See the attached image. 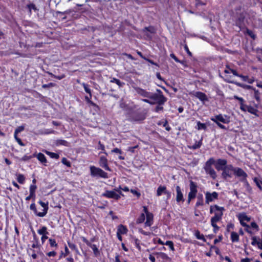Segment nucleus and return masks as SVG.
Segmentation results:
<instances>
[{
  "instance_id": "f257e3e1",
  "label": "nucleus",
  "mask_w": 262,
  "mask_h": 262,
  "mask_svg": "<svg viewBox=\"0 0 262 262\" xmlns=\"http://www.w3.org/2000/svg\"><path fill=\"white\" fill-rule=\"evenodd\" d=\"M235 11L236 14H237V18L235 21V26L238 28V29H236L235 31L238 32V33L242 31L243 33H252L251 31L247 29L244 23L245 19V14L244 12L238 13V11L241 10V7L237 6L236 7Z\"/></svg>"
},
{
  "instance_id": "f03ea898",
  "label": "nucleus",
  "mask_w": 262,
  "mask_h": 262,
  "mask_svg": "<svg viewBox=\"0 0 262 262\" xmlns=\"http://www.w3.org/2000/svg\"><path fill=\"white\" fill-rule=\"evenodd\" d=\"M157 91L158 94L150 93L149 98L152 100L154 104L157 103L159 105H163L167 101V98L164 96L161 90H157Z\"/></svg>"
},
{
  "instance_id": "7ed1b4c3",
  "label": "nucleus",
  "mask_w": 262,
  "mask_h": 262,
  "mask_svg": "<svg viewBox=\"0 0 262 262\" xmlns=\"http://www.w3.org/2000/svg\"><path fill=\"white\" fill-rule=\"evenodd\" d=\"M214 159L211 158L205 163L204 166V169L206 173L209 174L213 179H215L216 177V172L212 167V165L214 164Z\"/></svg>"
},
{
  "instance_id": "20e7f679",
  "label": "nucleus",
  "mask_w": 262,
  "mask_h": 262,
  "mask_svg": "<svg viewBox=\"0 0 262 262\" xmlns=\"http://www.w3.org/2000/svg\"><path fill=\"white\" fill-rule=\"evenodd\" d=\"M91 174L92 177H99L102 178H107V173L101 169L94 166L90 167Z\"/></svg>"
},
{
  "instance_id": "39448f33",
  "label": "nucleus",
  "mask_w": 262,
  "mask_h": 262,
  "mask_svg": "<svg viewBox=\"0 0 262 262\" xmlns=\"http://www.w3.org/2000/svg\"><path fill=\"white\" fill-rule=\"evenodd\" d=\"M215 209V214L211 219V222H217L222 219L223 215V211L224 210V207H220L216 205H214Z\"/></svg>"
},
{
  "instance_id": "423d86ee",
  "label": "nucleus",
  "mask_w": 262,
  "mask_h": 262,
  "mask_svg": "<svg viewBox=\"0 0 262 262\" xmlns=\"http://www.w3.org/2000/svg\"><path fill=\"white\" fill-rule=\"evenodd\" d=\"M234 174L237 177L241 178L240 180L245 181L247 178V174L241 168L234 167L233 169Z\"/></svg>"
},
{
  "instance_id": "0eeeda50",
  "label": "nucleus",
  "mask_w": 262,
  "mask_h": 262,
  "mask_svg": "<svg viewBox=\"0 0 262 262\" xmlns=\"http://www.w3.org/2000/svg\"><path fill=\"white\" fill-rule=\"evenodd\" d=\"M234 167L232 165H228L225 166L223 168L222 176L224 179H227V178H231V172H233V169Z\"/></svg>"
},
{
  "instance_id": "6e6552de",
  "label": "nucleus",
  "mask_w": 262,
  "mask_h": 262,
  "mask_svg": "<svg viewBox=\"0 0 262 262\" xmlns=\"http://www.w3.org/2000/svg\"><path fill=\"white\" fill-rule=\"evenodd\" d=\"M197 185L196 184L190 181V192L188 193V196L190 199H194L196 196L197 193Z\"/></svg>"
},
{
  "instance_id": "1a4fd4ad",
  "label": "nucleus",
  "mask_w": 262,
  "mask_h": 262,
  "mask_svg": "<svg viewBox=\"0 0 262 262\" xmlns=\"http://www.w3.org/2000/svg\"><path fill=\"white\" fill-rule=\"evenodd\" d=\"M211 120L214 122H222L223 123H228L230 122L229 118L227 116H223L221 114L216 115L213 118H211Z\"/></svg>"
},
{
  "instance_id": "9d476101",
  "label": "nucleus",
  "mask_w": 262,
  "mask_h": 262,
  "mask_svg": "<svg viewBox=\"0 0 262 262\" xmlns=\"http://www.w3.org/2000/svg\"><path fill=\"white\" fill-rule=\"evenodd\" d=\"M102 196L107 198L114 199L116 200H118L120 198V195L117 194L115 191L106 190L102 194Z\"/></svg>"
},
{
  "instance_id": "9b49d317",
  "label": "nucleus",
  "mask_w": 262,
  "mask_h": 262,
  "mask_svg": "<svg viewBox=\"0 0 262 262\" xmlns=\"http://www.w3.org/2000/svg\"><path fill=\"white\" fill-rule=\"evenodd\" d=\"M218 197V193L216 192L210 193L207 192L205 193L206 203L209 204V202L213 201L215 199H217Z\"/></svg>"
},
{
  "instance_id": "f8f14e48",
  "label": "nucleus",
  "mask_w": 262,
  "mask_h": 262,
  "mask_svg": "<svg viewBox=\"0 0 262 262\" xmlns=\"http://www.w3.org/2000/svg\"><path fill=\"white\" fill-rule=\"evenodd\" d=\"M38 203L43 208V209L42 212H39L38 213H37V216L39 217H43L47 214L48 212L49 208L48 203H45L41 201H39Z\"/></svg>"
},
{
  "instance_id": "ddd939ff",
  "label": "nucleus",
  "mask_w": 262,
  "mask_h": 262,
  "mask_svg": "<svg viewBox=\"0 0 262 262\" xmlns=\"http://www.w3.org/2000/svg\"><path fill=\"white\" fill-rule=\"evenodd\" d=\"M99 164L100 166L104 168L105 170L108 171L111 170L107 165V160L105 157L102 156L100 157Z\"/></svg>"
},
{
  "instance_id": "4468645a",
  "label": "nucleus",
  "mask_w": 262,
  "mask_h": 262,
  "mask_svg": "<svg viewBox=\"0 0 262 262\" xmlns=\"http://www.w3.org/2000/svg\"><path fill=\"white\" fill-rule=\"evenodd\" d=\"M176 192H177V196H176V201L177 202H184V199L183 198V193L181 191V188L179 186H176Z\"/></svg>"
},
{
  "instance_id": "2eb2a0df",
  "label": "nucleus",
  "mask_w": 262,
  "mask_h": 262,
  "mask_svg": "<svg viewBox=\"0 0 262 262\" xmlns=\"http://www.w3.org/2000/svg\"><path fill=\"white\" fill-rule=\"evenodd\" d=\"M194 95L202 101H207L208 100L205 94L202 92H196L194 94Z\"/></svg>"
},
{
  "instance_id": "dca6fc26",
  "label": "nucleus",
  "mask_w": 262,
  "mask_h": 262,
  "mask_svg": "<svg viewBox=\"0 0 262 262\" xmlns=\"http://www.w3.org/2000/svg\"><path fill=\"white\" fill-rule=\"evenodd\" d=\"M153 215L151 213H147L146 221L145 223V226L150 227L152 224Z\"/></svg>"
},
{
  "instance_id": "f3484780",
  "label": "nucleus",
  "mask_w": 262,
  "mask_h": 262,
  "mask_svg": "<svg viewBox=\"0 0 262 262\" xmlns=\"http://www.w3.org/2000/svg\"><path fill=\"white\" fill-rule=\"evenodd\" d=\"M137 92L138 93V94H139L143 97H147L148 98L150 97V93L148 92L143 89H142L140 88H138L137 89Z\"/></svg>"
},
{
  "instance_id": "a211bd4d",
  "label": "nucleus",
  "mask_w": 262,
  "mask_h": 262,
  "mask_svg": "<svg viewBox=\"0 0 262 262\" xmlns=\"http://www.w3.org/2000/svg\"><path fill=\"white\" fill-rule=\"evenodd\" d=\"M166 191V187L164 186L160 185L157 189V195L159 196L162 195V193H165Z\"/></svg>"
},
{
  "instance_id": "6ab92c4d",
  "label": "nucleus",
  "mask_w": 262,
  "mask_h": 262,
  "mask_svg": "<svg viewBox=\"0 0 262 262\" xmlns=\"http://www.w3.org/2000/svg\"><path fill=\"white\" fill-rule=\"evenodd\" d=\"M36 157H37V159L40 162H41L42 163H44V165H46V164H45V163H46L47 162V159H46V157L45 156V155L43 154L40 153V152L38 154L36 155Z\"/></svg>"
},
{
  "instance_id": "aec40b11",
  "label": "nucleus",
  "mask_w": 262,
  "mask_h": 262,
  "mask_svg": "<svg viewBox=\"0 0 262 262\" xmlns=\"http://www.w3.org/2000/svg\"><path fill=\"white\" fill-rule=\"evenodd\" d=\"M229 82L230 83H235L236 85L239 86V87H241V88H243L245 89H247V90H249V89H252L253 90V88L252 86H250V85H246V84H242V83H239V82H233V81H229Z\"/></svg>"
},
{
  "instance_id": "412c9836",
  "label": "nucleus",
  "mask_w": 262,
  "mask_h": 262,
  "mask_svg": "<svg viewBox=\"0 0 262 262\" xmlns=\"http://www.w3.org/2000/svg\"><path fill=\"white\" fill-rule=\"evenodd\" d=\"M127 230L126 227L122 225H120L117 229V232L118 233H120L121 234H124L126 233Z\"/></svg>"
},
{
  "instance_id": "4be33fe9",
  "label": "nucleus",
  "mask_w": 262,
  "mask_h": 262,
  "mask_svg": "<svg viewBox=\"0 0 262 262\" xmlns=\"http://www.w3.org/2000/svg\"><path fill=\"white\" fill-rule=\"evenodd\" d=\"M203 196L202 194H199L197 197V202L195 204V207H198L199 206H203Z\"/></svg>"
},
{
  "instance_id": "5701e85b",
  "label": "nucleus",
  "mask_w": 262,
  "mask_h": 262,
  "mask_svg": "<svg viewBox=\"0 0 262 262\" xmlns=\"http://www.w3.org/2000/svg\"><path fill=\"white\" fill-rule=\"evenodd\" d=\"M238 219L240 222L246 221L249 222L250 220V217H249L245 213H242L238 215Z\"/></svg>"
},
{
  "instance_id": "b1692460",
  "label": "nucleus",
  "mask_w": 262,
  "mask_h": 262,
  "mask_svg": "<svg viewBox=\"0 0 262 262\" xmlns=\"http://www.w3.org/2000/svg\"><path fill=\"white\" fill-rule=\"evenodd\" d=\"M231 238L232 242H238L239 240V236L237 233L232 232L231 234Z\"/></svg>"
},
{
  "instance_id": "393cba45",
  "label": "nucleus",
  "mask_w": 262,
  "mask_h": 262,
  "mask_svg": "<svg viewBox=\"0 0 262 262\" xmlns=\"http://www.w3.org/2000/svg\"><path fill=\"white\" fill-rule=\"evenodd\" d=\"M110 81L112 83H116L120 88L122 87L124 85V82H121L119 79L116 78H113Z\"/></svg>"
},
{
  "instance_id": "a878e982",
  "label": "nucleus",
  "mask_w": 262,
  "mask_h": 262,
  "mask_svg": "<svg viewBox=\"0 0 262 262\" xmlns=\"http://www.w3.org/2000/svg\"><path fill=\"white\" fill-rule=\"evenodd\" d=\"M45 152L52 158L58 159L59 158V156L57 154L47 150H46Z\"/></svg>"
},
{
  "instance_id": "bb28decb",
  "label": "nucleus",
  "mask_w": 262,
  "mask_h": 262,
  "mask_svg": "<svg viewBox=\"0 0 262 262\" xmlns=\"http://www.w3.org/2000/svg\"><path fill=\"white\" fill-rule=\"evenodd\" d=\"M37 232L40 235L48 234V232L47 231V228L45 226H43L41 229L38 230Z\"/></svg>"
},
{
  "instance_id": "cd10ccee",
  "label": "nucleus",
  "mask_w": 262,
  "mask_h": 262,
  "mask_svg": "<svg viewBox=\"0 0 262 262\" xmlns=\"http://www.w3.org/2000/svg\"><path fill=\"white\" fill-rule=\"evenodd\" d=\"M37 188V186L35 184L31 185L30 186L29 190L31 195H35V191Z\"/></svg>"
},
{
  "instance_id": "c85d7f7f",
  "label": "nucleus",
  "mask_w": 262,
  "mask_h": 262,
  "mask_svg": "<svg viewBox=\"0 0 262 262\" xmlns=\"http://www.w3.org/2000/svg\"><path fill=\"white\" fill-rule=\"evenodd\" d=\"M216 164L223 167H225V166H227V160L225 159H219L217 160Z\"/></svg>"
},
{
  "instance_id": "c756f323",
  "label": "nucleus",
  "mask_w": 262,
  "mask_h": 262,
  "mask_svg": "<svg viewBox=\"0 0 262 262\" xmlns=\"http://www.w3.org/2000/svg\"><path fill=\"white\" fill-rule=\"evenodd\" d=\"M254 181L256 183V185L258 187V188L262 190V181L257 179V178H254Z\"/></svg>"
},
{
  "instance_id": "7c9ffc66",
  "label": "nucleus",
  "mask_w": 262,
  "mask_h": 262,
  "mask_svg": "<svg viewBox=\"0 0 262 262\" xmlns=\"http://www.w3.org/2000/svg\"><path fill=\"white\" fill-rule=\"evenodd\" d=\"M17 180L19 183L23 184L25 182V178L23 174H18L17 175Z\"/></svg>"
},
{
  "instance_id": "2f4dec72",
  "label": "nucleus",
  "mask_w": 262,
  "mask_h": 262,
  "mask_svg": "<svg viewBox=\"0 0 262 262\" xmlns=\"http://www.w3.org/2000/svg\"><path fill=\"white\" fill-rule=\"evenodd\" d=\"M202 145V140L198 142H196L194 145H192L190 148L193 149H196L201 147Z\"/></svg>"
},
{
  "instance_id": "473e14b6",
  "label": "nucleus",
  "mask_w": 262,
  "mask_h": 262,
  "mask_svg": "<svg viewBox=\"0 0 262 262\" xmlns=\"http://www.w3.org/2000/svg\"><path fill=\"white\" fill-rule=\"evenodd\" d=\"M248 112L250 113L251 114H254L256 115V113L257 112V110L254 108V107L249 106V107H247V110Z\"/></svg>"
},
{
  "instance_id": "72a5a7b5",
  "label": "nucleus",
  "mask_w": 262,
  "mask_h": 262,
  "mask_svg": "<svg viewBox=\"0 0 262 262\" xmlns=\"http://www.w3.org/2000/svg\"><path fill=\"white\" fill-rule=\"evenodd\" d=\"M82 85L83 86L85 91L89 94L90 97H92L91 91V89L88 88V85L84 83H83Z\"/></svg>"
},
{
  "instance_id": "f704fd0d",
  "label": "nucleus",
  "mask_w": 262,
  "mask_h": 262,
  "mask_svg": "<svg viewBox=\"0 0 262 262\" xmlns=\"http://www.w3.org/2000/svg\"><path fill=\"white\" fill-rule=\"evenodd\" d=\"M57 145H62L64 146H68V143L67 141L64 140H58L56 141Z\"/></svg>"
},
{
  "instance_id": "c9c22d12",
  "label": "nucleus",
  "mask_w": 262,
  "mask_h": 262,
  "mask_svg": "<svg viewBox=\"0 0 262 262\" xmlns=\"http://www.w3.org/2000/svg\"><path fill=\"white\" fill-rule=\"evenodd\" d=\"M164 245L168 246L169 247L170 249L172 251H174V246H173V242L172 241H166V243H164Z\"/></svg>"
},
{
  "instance_id": "e433bc0d",
  "label": "nucleus",
  "mask_w": 262,
  "mask_h": 262,
  "mask_svg": "<svg viewBox=\"0 0 262 262\" xmlns=\"http://www.w3.org/2000/svg\"><path fill=\"white\" fill-rule=\"evenodd\" d=\"M195 235L196 237L198 239H202V240H203V241H205V238H204V235H203V234H200V232H199V231H196L195 232Z\"/></svg>"
},
{
  "instance_id": "4c0bfd02",
  "label": "nucleus",
  "mask_w": 262,
  "mask_h": 262,
  "mask_svg": "<svg viewBox=\"0 0 262 262\" xmlns=\"http://www.w3.org/2000/svg\"><path fill=\"white\" fill-rule=\"evenodd\" d=\"M253 90L254 91V98L257 101H259L260 93L258 92V91L255 90V89H253Z\"/></svg>"
},
{
  "instance_id": "58836bf2",
  "label": "nucleus",
  "mask_w": 262,
  "mask_h": 262,
  "mask_svg": "<svg viewBox=\"0 0 262 262\" xmlns=\"http://www.w3.org/2000/svg\"><path fill=\"white\" fill-rule=\"evenodd\" d=\"M157 254L159 255L160 257L162 259H166V260L169 259V257L168 256V255L164 253L160 252V253H157Z\"/></svg>"
},
{
  "instance_id": "ea45409f",
  "label": "nucleus",
  "mask_w": 262,
  "mask_h": 262,
  "mask_svg": "<svg viewBox=\"0 0 262 262\" xmlns=\"http://www.w3.org/2000/svg\"><path fill=\"white\" fill-rule=\"evenodd\" d=\"M27 7L29 9L30 13H31L32 10H34L35 11L37 10V8L34 4H30L28 5Z\"/></svg>"
},
{
  "instance_id": "a19ab883",
  "label": "nucleus",
  "mask_w": 262,
  "mask_h": 262,
  "mask_svg": "<svg viewBox=\"0 0 262 262\" xmlns=\"http://www.w3.org/2000/svg\"><path fill=\"white\" fill-rule=\"evenodd\" d=\"M145 220V215L142 213L137 220V223L138 224L142 223Z\"/></svg>"
},
{
  "instance_id": "79ce46f5",
  "label": "nucleus",
  "mask_w": 262,
  "mask_h": 262,
  "mask_svg": "<svg viewBox=\"0 0 262 262\" xmlns=\"http://www.w3.org/2000/svg\"><path fill=\"white\" fill-rule=\"evenodd\" d=\"M61 162L64 165H66L68 167H70L71 166L70 162L68 161L66 158H63L62 159Z\"/></svg>"
},
{
  "instance_id": "37998d69",
  "label": "nucleus",
  "mask_w": 262,
  "mask_h": 262,
  "mask_svg": "<svg viewBox=\"0 0 262 262\" xmlns=\"http://www.w3.org/2000/svg\"><path fill=\"white\" fill-rule=\"evenodd\" d=\"M198 129H205L206 128V125L204 123H201L200 122H198Z\"/></svg>"
},
{
  "instance_id": "c03bdc74",
  "label": "nucleus",
  "mask_w": 262,
  "mask_h": 262,
  "mask_svg": "<svg viewBox=\"0 0 262 262\" xmlns=\"http://www.w3.org/2000/svg\"><path fill=\"white\" fill-rule=\"evenodd\" d=\"M30 208V209L33 210L34 213L37 216V213H38V212L37 211L35 204L34 203L31 204Z\"/></svg>"
},
{
  "instance_id": "a18cd8bd",
  "label": "nucleus",
  "mask_w": 262,
  "mask_h": 262,
  "mask_svg": "<svg viewBox=\"0 0 262 262\" xmlns=\"http://www.w3.org/2000/svg\"><path fill=\"white\" fill-rule=\"evenodd\" d=\"M50 245L51 247H57V244L56 242V241L54 239L50 238L49 239Z\"/></svg>"
},
{
  "instance_id": "49530a36",
  "label": "nucleus",
  "mask_w": 262,
  "mask_h": 262,
  "mask_svg": "<svg viewBox=\"0 0 262 262\" xmlns=\"http://www.w3.org/2000/svg\"><path fill=\"white\" fill-rule=\"evenodd\" d=\"M24 129V127L23 126H20L18 127L15 130L14 135H16L19 133L22 132Z\"/></svg>"
},
{
  "instance_id": "de8ad7c7",
  "label": "nucleus",
  "mask_w": 262,
  "mask_h": 262,
  "mask_svg": "<svg viewBox=\"0 0 262 262\" xmlns=\"http://www.w3.org/2000/svg\"><path fill=\"white\" fill-rule=\"evenodd\" d=\"M195 5L196 7H198L200 6H204L206 5L205 3L201 2L200 0H195Z\"/></svg>"
},
{
  "instance_id": "09e8293b",
  "label": "nucleus",
  "mask_w": 262,
  "mask_h": 262,
  "mask_svg": "<svg viewBox=\"0 0 262 262\" xmlns=\"http://www.w3.org/2000/svg\"><path fill=\"white\" fill-rule=\"evenodd\" d=\"M54 85H55L54 83L51 82V83H49L48 84H43L42 85V88H43V89L50 88L54 86Z\"/></svg>"
},
{
  "instance_id": "8fccbe9b",
  "label": "nucleus",
  "mask_w": 262,
  "mask_h": 262,
  "mask_svg": "<svg viewBox=\"0 0 262 262\" xmlns=\"http://www.w3.org/2000/svg\"><path fill=\"white\" fill-rule=\"evenodd\" d=\"M247 107H249V106L245 105L244 102L240 103V108L241 110L245 112L247 110Z\"/></svg>"
},
{
  "instance_id": "3c124183",
  "label": "nucleus",
  "mask_w": 262,
  "mask_h": 262,
  "mask_svg": "<svg viewBox=\"0 0 262 262\" xmlns=\"http://www.w3.org/2000/svg\"><path fill=\"white\" fill-rule=\"evenodd\" d=\"M14 137L17 143L21 146H24V144L21 141V139L17 137L16 135H14Z\"/></svg>"
},
{
  "instance_id": "603ef678",
  "label": "nucleus",
  "mask_w": 262,
  "mask_h": 262,
  "mask_svg": "<svg viewBox=\"0 0 262 262\" xmlns=\"http://www.w3.org/2000/svg\"><path fill=\"white\" fill-rule=\"evenodd\" d=\"M91 98V97H88L87 96H85V100L86 101V102L88 103H90L92 105H95V104L90 99Z\"/></svg>"
},
{
  "instance_id": "864d4df0",
  "label": "nucleus",
  "mask_w": 262,
  "mask_h": 262,
  "mask_svg": "<svg viewBox=\"0 0 262 262\" xmlns=\"http://www.w3.org/2000/svg\"><path fill=\"white\" fill-rule=\"evenodd\" d=\"M154 28L153 27L149 26L148 27H145L144 29V31L146 30L149 32V33H154Z\"/></svg>"
},
{
  "instance_id": "5fc2aeb1",
  "label": "nucleus",
  "mask_w": 262,
  "mask_h": 262,
  "mask_svg": "<svg viewBox=\"0 0 262 262\" xmlns=\"http://www.w3.org/2000/svg\"><path fill=\"white\" fill-rule=\"evenodd\" d=\"M216 222H211V225L212 226V227L214 228V232H216L217 230H219V227L217 226V225L216 224Z\"/></svg>"
},
{
  "instance_id": "6e6d98bb",
  "label": "nucleus",
  "mask_w": 262,
  "mask_h": 262,
  "mask_svg": "<svg viewBox=\"0 0 262 262\" xmlns=\"http://www.w3.org/2000/svg\"><path fill=\"white\" fill-rule=\"evenodd\" d=\"M252 242H251V244L252 245H257L258 244V243H260L259 242H258L257 241V239H256V237H253L252 238Z\"/></svg>"
},
{
  "instance_id": "4d7b16f0",
  "label": "nucleus",
  "mask_w": 262,
  "mask_h": 262,
  "mask_svg": "<svg viewBox=\"0 0 262 262\" xmlns=\"http://www.w3.org/2000/svg\"><path fill=\"white\" fill-rule=\"evenodd\" d=\"M50 74L52 76H53L54 77L59 79V80H60L62 78H63L64 77H65V75L64 74H62L60 76H56V75H54L53 74H52V73H50Z\"/></svg>"
},
{
  "instance_id": "13d9d810",
  "label": "nucleus",
  "mask_w": 262,
  "mask_h": 262,
  "mask_svg": "<svg viewBox=\"0 0 262 262\" xmlns=\"http://www.w3.org/2000/svg\"><path fill=\"white\" fill-rule=\"evenodd\" d=\"M139 231L141 234L145 235H149L150 234L149 232H145L142 229H139Z\"/></svg>"
},
{
  "instance_id": "bf43d9fd",
  "label": "nucleus",
  "mask_w": 262,
  "mask_h": 262,
  "mask_svg": "<svg viewBox=\"0 0 262 262\" xmlns=\"http://www.w3.org/2000/svg\"><path fill=\"white\" fill-rule=\"evenodd\" d=\"M161 105L158 104V106L155 108V111L156 112H159L160 111H162L163 110V106H161Z\"/></svg>"
},
{
  "instance_id": "052dcab7",
  "label": "nucleus",
  "mask_w": 262,
  "mask_h": 262,
  "mask_svg": "<svg viewBox=\"0 0 262 262\" xmlns=\"http://www.w3.org/2000/svg\"><path fill=\"white\" fill-rule=\"evenodd\" d=\"M170 56L173 58L176 62H181L180 60L178 59V58L174 55V54L172 53L170 55Z\"/></svg>"
},
{
  "instance_id": "680f3d73",
  "label": "nucleus",
  "mask_w": 262,
  "mask_h": 262,
  "mask_svg": "<svg viewBox=\"0 0 262 262\" xmlns=\"http://www.w3.org/2000/svg\"><path fill=\"white\" fill-rule=\"evenodd\" d=\"M144 59L149 62V63H150L151 64L159 67L158 64L157 63L155 62L153 60L146 58H144Z\"/></svg>"
},
{
  "instance_id": "e2e57ef3",
  "label": "nucleus",
  "mask_w": 262,
  "mask_h": 262,
  "mask_svg": "<svg viewBox=\"0 0 262 262\" xmlns=\"http://www.w3.org/2000/svg\"><path fill=\"white\" fill-rule=\"evenodd\" d=\"M242 181L243 182H244L245 185L246 186L248 190H251V188H250V185H249V183H248L246 179H245V181Z\"/></svg>"
},
{
  "instance_id": "0e129e2a",
  "label": "nucleus",
  "mask_w": 262,
  "mask_h": 262,
  "mask_svg": "<svg viewBox=\"0 0 262 262\" xmlns=\"http://www.w3.org/2000/svg\"><path fill=\"white\" fill-rule=\"evenodd\" d=\"M112 152H115V153H118V154H122L121 150L120 149L118 148H115L113 149L112 150Z\"/></svg>"
},
{
  "instance_id": "69168bd1",
  "label": "nucleus",
  "mask_w": 262,
  "mask_h": 262,
  "mask_svg": "<svg viewBox=\"0 0 262 262\" xmlns=\"http://www.w3.org/2000/svg\"><path fill=\"white\" fill-rule=\"evenodd\" d=\"M47 255L49 256H55L56 255V252L55 251H51L48 252Z\"/></svg>"
},
{
  "instance_id": "338daca9",
  "label": "nucleus",
  "mask_w": 262,
  "mask_h": 262,
  "mask_svg": "<svg viewBox=\"0 0 262 262\" xmlns=\"http://www.w3.org/2000/svg\"><path fill=\"white\" fill-rule=\"evenodd\" d=\"M145 119V117L144 116H141L139 118H133V120L135 121H142Z\"/></svg>"
},
{
  "instance_id": "774afa93",
  "label": "nucleus",
  "mask_w": 262,
  "mask_h": 262,
  "mask_svg": "<svg viewBox=\"0 0 262 262\" xmlns=\"http://www.w3.org/2000/svg\"><path fill=\"white\" fill-rule=\"evenodd\" d=\"M230 72L235 76L239 77L240 74H238L236 70L230 69Z\"/></svg>"
}]
</instances>
